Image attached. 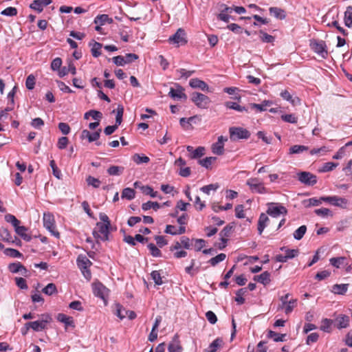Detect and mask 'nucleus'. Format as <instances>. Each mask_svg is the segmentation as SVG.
Returning <instances> with one entry per match:
<instances>
[{
    "label": "nucleus",
    "instance_id": "f257e3e1",
    "mask_svg": "<svg viewBox=\"0 0 352 352\" xmlns=\"http://www.w3.org/2000/svg\"><path fill=\"white\" fill-rule=\"evenodd\" d=\"M52 317L48 314H43L41 317L33 322L25 324L27 328H32L35 331H41L47 328L49 323L52 322Z\"/></svg>",
    "mask_w": 352,
    "mask_h": 352
},
{
    "label": "nucleus",
    "instance_id": "f03ea898",
    "mask_svg": "<svg viewBox=\"0 0 352 352\" xmlns=\"http://www.w3.org/2000/svg\"><path fill=\"white\" fill-rule=\"evenodd\" d=\"M311 50L321 58H326L328 56L327 45L324 41L313 39L310 41Z\"/></svg>",
    "mask_w": 352,
    "mask_h": 352
},
{
    "label": "nucleus",
    "instance_id": "7ed1b4c3",
    "mask_svg": "<svg viewBox=\"0 0 352 352\" xmlns=\"http://www.w3.org/2000/svg\"><path fill=\"white\" fill-rule=\"evenodd\" d=\"M92 288L94 295L102 300L103 306H107L109 290L100 282L94 283L92 284Z\"/></svg>",
    "mask_w": 352,
    "mask_h": 352
},
{
    "label": "nucleus",
    "instance_id": "20e7f679",
    "mask_svg": "<svg viewBox=\"0 0 352 352\" xmlns=\"http://www.w3.org/2000/svg\"><path fill=\"white\" fill-rule=\"evenodd\" d=\"M191 100L200 109H207L211 102L208 96L199 92L192 93Z\"/></svg>",
    "mask_w": 352,
    "mask_h": 352
},
{
    "label": "nucleus",
    "instance_id": "39448f33",
    "mask_svg": "<svg viewBox=\"0 0 352 352\" xmlns=\"http://www.w3.org/2000/svg\"><path fill=\"white\" fill-rule=\"evenodd\" d=\"M111 226L104 224L102 222L96 223V230H93V235L96 239H101L102 241H107L109 239V228Z\"/></svg>",
    "mask_w": 352,
    "mask_h": 352
},
{
    "label": "nucleus",
    "instance_id": "423d86ee",
    "mask_svg": "<svg viewBox=\"0 0 352 352\" xmlns=\"http://www.w3.org/2000/svg\"><path fill=\"white\" fill-rule=\"evenodd\" d=\"M246 184L253 193L264 194L268 192V190L258 178H250L247 180Z\"/></svg>",
    "mask_w": 352,
    "mask_h": 352
},
{
    "label": "nucleus",
    "instance_id": "0eeeda50",
    "mask_svg": "<svg viewBox=\"0 0 352 352\" xmlns=\"http://www.w3.org/2000/svg\"><path fill=\"white\" fill-rule=\"evenodd\" d=\"M43 225L45 228L52 233V234L55 236L56 238H59L60 234L56 230L54 217L52 214L50 212H45L43 214Z\"/></svg>",
    "mask_w": 352,
    "mask_h": 352
},
{
    "label": "nucleus",
    "instance_id": "6e6552de",
    "mask_svg": "<svg viewBox=\"0 0 352 352\" xmlns=\"http://www.w3.org/2000/svg\"><path fill=\"white\" fill-rule=\"evenodd\" d=\"M266 212L272 217H278L280 214L286 215L287 214V210L283 206L272 202L267 204Z\"/></svg>",
    "mask_w": 352,
    "mask_h": 352
},
{
    "label": "nucleus",
    "instance_id": "1a4fd4ad",
    "mask_svg": "<svg viewBox=\"0 0 352 352\" xmlns=\"http://www.w3.org/2000/svg\"><path fill=\"white\" fill-rule=\"evenodd\" d=\"M168 41L170 43L177 44V46L185 45L187 43L185 31L179 28L173 36L169 37Z\"/></svg>",
    "mask_w": 352,
    "mask_h": 352
},
{
    "label": "nucleus",
    "instance_id": "9d476101",
    "mask_svg": "<svg viewBox=\"0 0 352 352\" xmlns=\"http://www.w3.org/2000/svg\"><path fill=\"white\" fill-rule=\"evenodd\" d=\"M230 138L235 140L238 139H248L250 136V132L243 128L231 127L230 128Z\"/></svg>",
    "mask_w": 352,
    "mask_h": 352
},
{
    "label": "nucleus",
    "instance_id": "9b49d317",
    "mask_svg": "<svg viewBox=\"0 0 352 352\" xmlns=\"http://www.w3.org/2000/svg\"><path fill=\"white\" fill-rule=\"evenodd\" d=\"M298 180L306 185L313 186L317 182V177L309 172H300L298 174Z\"/></svg>",
    "mask_w": 352,
    "mask_h": 352
},
{
    "label": "nucleus",
    "instance_id": "f8f14e48",
    "mask_svg": "<svg viewBox=\"0 0 352 352\" xmlns=\"http://www.w3.org/2000/svg\"><path fill=\"white\" fill-rule=\"evenodd\" d=\"M175 88L171 87L168 96L172 98L187 99V96L184 93V88L178 83L175 84Z\"/></svg>",
    "mask_w": 352,
    "mask_h": 352
},
{
    "label": "nucleus",
    "instance_id": "ddd939ff",
    "mask_svg": "<svg viewBox=\"0 0 352 352\" xmlns=\"http://www.w3.org/2000/svg\"><path fill=\"white\" fill-rule=\"evenodd\" d=\"M321 199L323 201H326L329 203L330 204L341 208H346L347 205V200L342 197H339L338 196H332V197H322Z\"/></svg>",
    "mask_w": 352,
    "mask_h": 352
},
{
    "label": "nucleus",
    "instance_id": "4468645a",
    "mask_svg": "<svg viewBox=\"0 0 352 352\" xmlns=\"http://www.w3.org/2000/svg\"><path fill=\"white\" fill-rule=\"evenodd\" d=\"M350 318L345 315H339L335 319H333V327L342 329L346 328L349 325Z\"/></svg>",
    "mask_w": 352,
    "mask_h": 352
},
{
    "label": "nucleus",
    "instance_id": "2eb2a0df",
    "mask_svg": "<svg viewBox=\"0 0 352 352\" xmlns=\"http://www.w3.org/2000/svg\"><path fill=\"white\" fill-rule=\"evenodd\" d=\"M227 138L221 135L218 138L217 142L212 145V151L214 154L221 155L224 153V142L227 141Z\"/></svg>",
    "mask_w": 352,
    "mask_h": 352
},
{
    "label": "nucleus",
    "instance_id": "dca6fc26",
    "mask_svg": "<svg viewBox=\"0 0 352 352\" xmlns=\"http://www.w3.org/2000/svg\"><path fill=\"white\" fill-rule=\"evenodd\" d=\"M113 314L120 318L123 320L125 318H128L129 320H133L136 318V314L129 309H113Z\"/></svg>",
    "mask_w": 352,
    "mask_h": 352
},
{
    "label": "nucleus",
    "instance_id": "f3484780",
    "mask_svg": "<svg viewBox=\"0 0 352 352\" xmlns=\"http://www.w3.org/2000/svg\"><path fill=\"white\" fill-rule=\"evenodd\" d=\"M232 228V226L228 225L221 231L219 235L221 236V241H222V245H218L219 249L222 250L226 248L228 241V237L230 236Z\"/></svg>",
    "mask_w": 352,
    "mask_h": 352
},
{
    "label": "nucleus",
    "instance_id": "a211bd4d",
    "mask_svg": "<svg viewBox=\"0 0 352 352\" xmlns=\"http://www.w3.org/2000/svg\"><path fill=\"white\" fill-rule=\"evenodd\" d=\"M289 297V294L280 297V300L282 303V308H294L297 307V300Z\"/></svg>",
    "mask_w": 352,
    "mask_h": 352
},
{
    "label": "nucleus",
    "instance_id": "6ab92c4d",
    "mask_svg": "<svg viewBox=\"0 0 352 352\" xmlns=\"http://www.w3.org/2000/svg\"><path fill=\"white\" fill-rule=\"evenodd\" d=\"M168 352H182V347L180 345L179 336L175 334L168 346Z\"/></svg>",
    "mask_w": 352,
    "mask_h": 352
},
{
    "label": "nucleus",
    "instance_id": "aec40b11",
    "mask_svg": "<svg viewBox=\"0 0 352 352\" xmlns=\"http://www.w3.org/2000/svg\"><path fill=\"white\" fill-rule=\"evenodd\" d=\"M56 319L60 322L64 324L65 329L69 327H75L73 318L71 316H67L64 314H58L56 316Z\"/></svg>",
    "mask_w": 352,
    "mask_h": 352
},
{
    "label": "nucleus",
    "instance_id": "412c9836",
    "mask_svg": "<svg viewBox=\"0 0 352 352\" xmlns=\"http://www.w3.org/2000/svg\"><path fill=\"white\" fill-rule=\"evenodd\" d=\"M189 85L192 88H198L205 91H210L208 85L203 80L198 78H192L189 82Z\"/></svg>",
    "mask_w": 352,
    "mask_h": 352
},
{
    "label": "nucleus",
    "instance_id": "4be33fe9",
    "mask_svg": "<svg viewBox=\"0 0 352 352\" xmlns=\"http://www.w3.org/2000/svg\"><path fill=\"white\" fill-rule=\"evenodd\" d=\"M52 3V0H34L30 4V8L41 12L43 8L46 6L50 5Z\"/></svg>",
    "mask_w": 352,
    "mask_h": 352
},
{
    "label": "nucleus",
    "instance_id": "5701e85b",
    "mask_svg": "<svg viewBox=\"0 0 352 352\" xmlns=\"http://www.w3.org/2000/svg\"><path fill=\"white\" fill-rule=\"evenodd\" d=\"M8 269L12 273L20 272L22 275L25 276L28 270L21 263H13L8 265Z\"/></svg>",
    "mask_w": 352,
    "mask_h": 352
},
{
    "label": "nucleus",
    "instance_id": "b1692460",
    "mask_svg": "<svg viewBox=\"0 0 352 352\" xmlns=\"http://www.w3.org/2000/svg\"><path fill=\"white\" fill-rule=\"evenodd\" d=\"M69 72L73 75L76 74V67L72 61H69L68 67L65 66L59 70L58 75L60 77H63L68 74Z\"/></svg>",
    "mask_w": 352,
    "mask_h": 352
},
{
    "label": "nucleus",
    "instance_id": "393cba45",
    "mask_svg": "<svg viewBox=\"0 0 352 352\" xmlns=\"http://www.w3.org/2000/svg\"><path fill=\"white\" fill-rule=\"evenodd\" d=\"M269 220L268 217L265 213H261L260 214L258 221V232L260 235L263 233L264 229L267 226Z\"/></svg>",
    "mask_w": 352,
    "mask_h": 352
},
{
    "label": "nucleus",
    "instance_id": "a878e982",
    "mask_svg": "<svg viewBox=\"0 0 352 352\" xmlns=\"http://www.w3.org/2000/svg\"><path fill=\"white\" fill-rule=\"evenodd\" d=\"M77 265L80 269L89 268L92 263L83 255H79L76 260Z\"/></svg>",
    "mask_w": 352,
    "mask_h": 352
},
{
    "label": "nucleus",
    "instance_id": "bb28decb",
    "mask_svg": "<svg viewBox=\"0 0 352 352\" xmlns=\"http://www.w3.org/2000/svg\"><path fill=\"white\" fill-rule=\"evenodd\" d=\"M270 13L271 15H273L274 17L278 19H284L286 17L285 12L284 10L277 8V7H271L270 9Z\"/></svg>",
    "mask_w": 352,
    "mask_h": 352
},
{
    "label": "nucleus",
    "instance_id": "cd10ccee",
    "mask_svg": "<svg viewBox=\"0 0 352 352\" xmlns=\"http://www.w3.org/2000/svg\"><path fill=\"white\" fill-rule=\"evenodd\" d=\"M320 325V330L324 332L330 333L332 331V326H333V319L324 318L322 320Z\"/></svg>",
    "mask_w": 352,
    "mask_h": 352
},
{
    "label": "nucleus",
    "instance_id": "c85d7f7f",
    "mask_svg": "<svg viewBox=\"0 0 352 352\" xmlns=\"http://www.w3.org/2000/svg\"><path fill=\"white\" fill-rule=\"evenodd\" d=\"M254 280L265 285L270 282V274L265 271L260 275L255 276Z\"/></svg>",
    "mask_w": 352,
    "mask_h": 352
},
{
    "label": "nucleus",
    "instance_id": "c756f323",
    "mask_svg": "<svg viewBox=\"0 0 352 352\" xmlns=\"http://www.w3.org/2000/svg\"><path fill=\"white\" fill-rule=\"evenodd\" d=\"M28 229L25 226H18L15 228L16 232L25 241H30L32 239L30 235L26 234Z\"/></svg>",
    "mask_w": 352,
    "mask_h": 352
},
{
    "label": "nucleus",
    "instance_id": "7c9ffc66",
    "mask_svg": "<svg viewBox=\"0 0 352 352\" xmlns=\"http://www.w3.org/2000/svg\"><path fill=\"white\" fill-rule=\"evenodd\" d=\"M272 102L270 100H264L261 104L252 103L250 107L252 109H256L258 111H266L267 107H270Z\"/></svg>",
    "mask_w": 352,
    "mask_h": 352
},
{
    "label": "nucleus",
    "instance_id": "2f4dec72",
    "mask_svg": "<svg viewBox=\"0 0 352 352\" xmlns=\"http://www.w3.org/2000/svg\"><path fill=\"white\" fill-rule=\"evenodd\" d=\"M344 24L348 28L352 27V6H349L346 8L344 12Z\"/></svg>",
    "mask_w": 352,
    "mask_h": 352
},
{
    "label": "nucleus",
    "instance_id": "473e14b6",
    "mask_svg": "<svg viewBox=\"0 0 352 352\" xmlns=\"http://www.w3.org/2000/svg\"><path fill=\"white\" fill-rule=\"evenodd\" d=\"M94 23L96 24H99L100 25H102L105 23H112L113 19L111 18H109L107 14H100V15H98L95 18Z\"/></svg>",
    "mask_w": 352,
    "mask_h": 352
},
{
    "label": "nucleus",
    "instance_id": "72a5a7b5",
    "mask_svg": "<svg viewBox=\"0 0 352 352\" xmlns=\"http://www.w3.org/2000/svg\"><path fill=\"white\" fill-rule=\"evenodd\" d=\"M267 337L269 338L272 339L274 342H283L285 341V338L286 337V334H280L270 330L267 333Z\"/></svg>",
    "mask_w": 352,
    "mask_h": 352
},
{
    "label": "nucleus",
    "instance_id": "f704fd0d",
    "mask_svg": "<svg viewBox=\"0 0 352 352\" xmlns=\"http://www.w3.org/2000/svg\"><path fill=\"white\" fill-rule=\"evenodd\" d=\"M135 191L133 188H125L123 189L122 192V198L126 199L128 200H131L135 198Z\"/></svg>",
    "mask_w": 352,
    "mask_h": 352
},
{
    "label": "nucleus",
    "instance_id": "c9c22d12",
    "mask_svg": "<svg viewBox=\"0 0 352 352\" xmlns=\"http://www.w3.org/2000/svg\"><path fill=\"white\" fill-rule=\"evenodd\" d=\"M348 284H336L332 287V292L336 294H344L348 289Z\"/></svg>",
    "mask_w": 352,
    "mask_h": 352
},
{
    "label": "nucleus",
    "instance_id": "e433bc0d",
    "mask_svg": "<svg viewBox=\"0 0 352 352\" xmlns=\"http://www.w3.org/2000/svg\"><path fill=\"white\" fill-rule=\"evenodd\" d=\"M217 160V157H207L204 159H202V160H199V164L206 168H210L211 167V164L214 162L215 161Z\"/></svg>",
    "mask_w": 352,
    "mask_h": 352
},
{
    "label": "nucleus",
    "instance_id": "4c0bfd02",
    "mask_svg": "<svg viewBox=\"0 0 352 352\" xmlns=\"http://www.w3.org/2000/svg\"><path fill=\"white\" fill-rule=\"evenodd\" d=\"M132 160L137 164H140L142 163H148L150 161L148 157L146 155H140V154L135 153L133 155Z\"/></svg>",
    "mask_w": 352,
    "mask_h": 352
},
{
    "label": "nucleus",
    "instance_id": "58836bf2",
    "mask_svg": "<svg viewBox=\"0 0 352 352\" xmlns=\"http://www.w3.org/2000/svg\"><path fill=\"white\" fill-rule=\"evenodd\" d=\"M160 207H161V205L158 202H156V201L154 202V201H151L144 203L142 205V208L143 210H148L151 208H153L155 210H157Z\"/></svg>",
    "mask_w": 352,
    "mask_h": 352
},
{
    "label": "nucleus",
    "instance_id": "ea45409f",
    "mask_svg": "<svg viewBox=\"0 0 352 352\" xmlns=\"http://www.w3.org/2000/svg\"><path fill=\"white\" fill-rule=\"evenodd\" d=\"M221 343L222 340L221 338H216L206 350V352H216Z\"/></svg>",
    "mask_w": 352,
    "mask_h": 352
},
{
    "label": "nucleus",
    "instance_id": "a19ab883",
    "mask_svg": "<svg viewBox=\"0 0 352 352\" xmlns=\"http://www.w3.org/2000/svg\"><path fill=\"white\" fill-rule=\"evenodd\" d=\"M307 231L306 226H301L297 230H296L293 234L294 238L296 240H300Z\"/></svg>",
    "mask_w": 352,
    "mask_h": 352
},
{
    "label": "nucleus",
    "instance_id": "79ce46f5",
    "mask_svg": "<svg viewBox=\"0 0 352 352\" xmlns=\"http://www.w3.org/2000/svg\"><path fill=\"white\" fill-rule=\"evenodd\" d=\"M225 105L228 109H234L238 111H248V109H246V108L245 107H242L234 102H230V101L226 102L225 103Z\"/></svg>",
    "mask_w": 352,
    "mask_h": 352
},
{
    "label": "nucleus",
    "instance_id": "37998d69",
    "mask_svg": "<svg viewBox=\"0 0 352 352\" xmlns=\"http://www.w3.org/2000/svg\"><path fill=\"white\" fill-rule=\"evenodd\" d=\"M247 292V288H241L239 289L236 294L235 300L237 302L238 305H242L245 299L243 298V295Z\"/></svg>",
    "mask_w": 352,
    "mask_h": 352
},
{
    "label": "nucleus",
    "instance_id": "c03bdc74",
    "mask_svg": "<svg viewBox=\"0 0 352 352\" xmlns=\"http://www.w3.org/2000/svg\"><path fill=\"white\" fill-rule=\"evenodd\" d=\"M151 276L156 285H161L163 284V280H162L160 271H157V270L153 271L151 274Z\"/></svg>",
    "mask_w": 352,
    "mask_h": 352
},
{
    "label": "nucleus",
    "instance_id": "a18cd8bd",
    "mask_svg": "<svg viewBox=\"0 0 352 352\" xmlns=\"http://www.w3.org/2000/svg\"><path fill=\"white\" fill-rule=\"evenodd\" d=\"M123 170H124L123 167L118 166H111L107 169V173L110 175H120V174H122Z\"/></svg>",
    "mask_w": 352,
    "mask_h": 352
},
{
    "label": "nucleus",
    "instance_id": "49530a36",
    "mask_svg": "<svg viewBox=\"0 0 352 352\" xmlns=\"http://www.w3.org/2000/svg\"><path fill=\"white\" fill-rule=\"evenodd\" d=\"M150 250L151 254L154 257H160L162 256V252L156 245L152 243H148L147 245Z\"/></svg>",
    "mask_w": 352,
    "mask_h": 352
},
{
    "label": "nucleus",
    "instance_id": "de8ad7c7",
    "mask_svg": "<svg viewBox=\"0 0 352 352\" xmlns=\"http://www.w3.org/2000/svg\"><path fill=\"white\" fill-rule=\"evenodd\" d=\"M124 113V107L122 105L119 104L116 111V124L117 125H120L122 122V116Z\"/></svg>",
    "mask_w": 352,
    "mask_h": 352
},
{
    "label": "nucleus",
    "instance_id": "09e8293b",
    "mask_svg": "<svg viewBox=\"0 0 352 352\" xmlns=\"http://www.w3.org/2000/svg\"><path fill=\"white\" fill-rule=\"evenodd\" d=\"M308 147L303 145H294L289 148L290 154L300 153L305 151H307Z\"/></svg>",
    "mask_w": 352,
    "mask_h": 352
},
{
    "label": "nucleus",
    "instance_id": "8fccbe9b",
    "mask_svg": "<svg viewBox=\"0 0 352 352\" xmlns=\"http://www.w3.org/2000/svg\"><path fill=\"white\" fill-rule=\"evenodd\" d=\"M346 258L344 256L333 257L330 258L329 262L333 266L336 267V268H339L340 265L343 264Z\"/></svg>",
    "mask_w": 352,
    "mask_h": 352
},
{
    "label": "nucleus",
    "instance_id": "3c124183",
    "mask_svg": "<svg viewBox=\"0 0 352 352\" xmlns=\"http://www.w3.org/2000/svg\"><path fill=\"white\" fill-rule=\"evenodd\" d=\"M226 257V255L224 253H221V254H218L217 256L210 258L209 261V263L211 264V265L215 266L219 262L224 261Z\"/></svg>",
    "mask_w": 352,
    "mask_h": 352
},
{
    "label": "nucleus",
    "instance_id": "603ef678",
    "mask_svg": "<svg viewBox=\"0 0 352 352\" xmlns=\"http://www.w3.org/2000/svg\"><path fill=\"white\" fill-rule=\"evenodd\" d=\"M102 45L98 42H94L93 47L91 48V53L94 57H98L100 56V49L102 48Z\"/></svg>",
    "mask_w": 352,
    "mask_h": 352
},
{
    "label": "nucleus",
    "instance_id": "864d4df0",
    "mask_svg": "<svg viewBox=\"0 0 352 352\" xmlns=\"http://www.w3.org/2000/svg\"><path fill=\"white\" fill-rule=\"evenodd\" d=\"M4 253L6 255L12 258H18L22 256L21 253H20L17 250L13 248H6L4 250Z\"/></svg>",
    "mask_w": 352,
    "mask_h": 352
},
{
    "label": "nucleus",
    "instance_id": "5fc2aeb1",
    "mask_svg": "<svg viewBox=\"0 0 352 352\" xmlns=\"http://www.w3.org/2000/svg\"><path fill=\"white\" fill-rule=\"evenodd\" d=\"M219 187V186L218 184H211L201 187L200 190L203 192L209 195L211 190L215 191Z\"/></svg>",
    "mask_w": 352,
    "mask_h": 352
},
{
    "label": "nucleus",
    "instance_id": "6e6d98bb",
    "mask_svg": "<svg viewBox=\"0 0 352 352\" xmlns=\"http://www.w3.org/2000/svg\"><path fill=\"white\" fill-rule=\"evenodd\" d=\"M322 201V200L321 198L320 199H317L316 198H310L307 200H305L304 204L306 207L316 206L321 204Z\"/></svg>",
    "mask_w": 352,
    "mask_h": 352
},
{
    "label": "nucleus",
    "instance_id": "4d7b16f0",
    "mask_svg": "<svg viewBox=\"0 0 352 352\" xmlns=\"http://www.w3.org/2000/svg\"><path fill=\"white\" fill-rule=\"evenodd\" d=\"M205 154V148L203 146H199L193 151V153L191 154L190 157L192 159H196L202 157Z\"/></svg>",
    "mask_w": 352,
    "mask_h": 352
},
{
    "label": "nucleus",
    "instance_id": "13d9d810",
    "mask_svg": "<svg viewBox=\"0 0 352 352\" xmlns=\"http://www.w3.org/2000/svg\"><path fill=\"white\" fill-rule=\"evenodd\" d=\"M35 77L33 74L29 75L25 80V86L28 89L32 90L34 88Z\"/></svg>",
    "mask_w": 352,
    "mask_h": 352
},
{
    "label": "nucleus",
    "instance_id": "bf43d9fd",
    "mask_svg": "<svg viewBox=\"0 0 352 352\" xmlns=\"http://www.w3.org/2000/svg\"><path fill=\"white\" fill-rule=\"evenodd\" d=\"M232 207V204H230V203L226 204V206H219L215 203H214L212 205V208L215 212H218L219 210H228L231 209Z\"/></svg>",
    "mask_w": 352,
    "mask_h": 352
},
{
    "label": "nucleus",
    "instance_id": "052dcab7",
    "mask_svg": "<svg viewBox=\"0 0 352 352\" xmlns=\"http://www.w3.org/2000/svg\"><path fill=\"white\" fill-rule=\"evenodd\" d=\"M1 14L4 16H14L17 14V10L14 7H8L1 11Z\"/></svg>",
    "mask_w": 352,
    "mask_h": 352
},
{
    "label": "nucleus",
    "instance_id": "680f3d73",
    "mask_svg": "<svg viewBox=\"0 0 352 352\" xmlns=\"http://www.w3.org/2000/svg\"><path fill=\"white\" fill-rule=\"evenodd\" d=\"M281 119L288 123L296 124L298 121L297 117L294 114H285L281 116Z\"/></svg>",
    "mask_w": 352,
    "mask_h": 352
},
{
    "label": "nucleus",
    "instance_id": "e2e57ef3",
    "mask_svg": "<svg viewBox=\"0 0 352 352\" xmlns=\"http://www.w3.org/2000/svg\"><path fill=\"white\" fill-rule=\"evenodd\" d=\"M260 38L261 40L264 43H272L274 41V37L261 30Z\"/></svg>",
    "mask_w": 352,
    "mask_h": 352
},
{
    "label": "nucleus",
    "instance_id": "0e129e2a",
    "mask_svg": "<svg viewBox=\"0 0 352 352\" xmlns=\"http://www.w3.org/2000/svg\"><path fill=\"white\" fill-rule=\"evenodd\" d=\"M86 181L88 185L92 186L94 188H98L100 184V181L92 176H88Z\"/></svg>",
    "mask_w": 352,
    "mask_h": 352
},
{
    "label": "nucleus",
    "instance_id": "69168bd1",
    "mask_svg": "<svg viewBox=\"0 0 352 352\" xmlns=\"http://www.w3.org/2000/svg\"><path fill=\"white\" fill-rule=\"evenodd\" d=\"M7 222L11 223L14 228L20 224V221L12 214H8L5 216Z\"/></svg>",
    "mask_w": 352,
    "mask_h": 352
},
{
    "label": "nucleus",
    "instance_id": "338daca9",
    "mask_svg": "<svg viewBox=\"0 0 352 352\" xmlns=\"http://www.w3.org/2000/svg\"><path fill=\"white\" fill-rule=\"evenodd\" d=\"M56 292V287L54 283H49L43 289V292L47 295H52Z\"/></svg>",
    "mask_w": 352,
    "mask_h": 352
},
{
    "label": "nucleus",
    "instance_id": "774afa93",
    "mask_svg": "<svg viewBox=\"0 0 352 352\" xmlns=\"http://www.w3.org/2000/svg\"><path fill=\"white\" fill-rule=\"evenodd\" d=\"M142 190L144 194L150 195L151 197H156L157 196V192L154 191L153 189L148 186H142Z\"/></svg>",
    "mask_w": 352,
    "mask_h": 352
}]
</instances>
